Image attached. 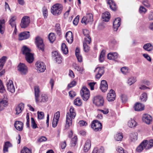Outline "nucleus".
Segmentation results:
<instances>
[{"mask_svg":"<svg viewBox=\"0 0 153 153\" xmlns=\"http://www.w3.org/2000/svg\"><path fill=\"white\" fill-rule=\"evenodd\" d=\"M35 99L36 102L37 103L39 102H45L48 101V95L45 94H42L41 96L39 98L40 91L39 87L36 86L34 87Z\"/></svg>","mask_w":153,"mask_h":153,"instance_id":"f257e3e1","label":"nucleus"},{"mask_svg":"<svg viewBox=\"0 0 153 153\" xmlns=\"http://www.w3.org/2000/svg\"><path fill=\"white\" fill-rule=\"evenodd\" d=\"M76 114L73 107H71L70 109V113H67L66 115L65 128H68L71 125L72 119L74 118Z\"/></svg>","mask_w":153,"mask_h":153,"instance_id":"f03ea898","label":"nucleus"},{"mask_svg":"<svg viewBox=\"0 0 153 153\" xmlns=\"http://www.w3.org/2000/svg\"><path fill=\"white\" fill-rule=\"evenodd\" d=\"M23 54L25 55L26 60L28 63H31L34 60L33 56L30 52V50L26 46H24L22 49Z\"/></svg>","mask_w":153,"mask_h":153,"instance_id":"7ed1b4c3","label":"nucleus"},{"mask_svg":"<svg viewBox=\"0 0 153 153\" xmlns=\"http://www.w3.org/2000/svg\"><path fill=\"white\" fill-rule=\"evenodd\" d=\"M62 10V5L60 4H56L53 5L52 7L51 11L53 14L56 16L59 15L61 13Z\"/></svg>","mask_w":153,"mask_h":153,"instance_id":"20e7f679","label":"nucleus"},{"mask_svg":"<svg viewBox=\"0 0 153 153\" xmlns=\"http://www.w3.org/2000/svg\"><path fill=\"white\" fill-rule=\"evenodd\" d=\"M104 102V100L103 97L100 95L94 97L93 100V103L97 106H103Z\"/></svg>","mask_w":153,"mask_h":153,"instance_id":"39448f33","label":"nucleus"},{"mask_svg":"<svg viewBox=\"0 0 153 153\" xmlns=\"http://www.w3.org/2000/svg\"><path fill=\"white\" fill-rule=\"evenodd\" d=\"M80 94L83 100L86 101L88 100L90 96L89 90L85 87H83L80 91Z\"/></svg>","mask_w":153,"mask_h":153,"instance_id":"423d86ee","label":"nucleus"},{"mask_svg":"<svg viewBox=\"0 0 153 153\" xmlns=\"http://www.w3.org/2000/svg\"><path fill=\"white\" fill-rule=\"evenodd\" d=\"M30 22V19L29 17L27 16H23L21 19V27L23 28H27L29 25Z\"/></svg>","mask_w":153,"mask_h":153,"instance_id":"0eeeda50","label":"nucleus"},{"mask_svg":"<svg viewBox=\"0 0 153 153\" xmlns=\"http://www.w3.org/2000/svg\"><path fill=\"white\" fill-rule=\"evenodd\" d=\"M35 43L38 49L42 51H44V45L42 38L39 36L37 37L36 38Z\"/></svg>","mask_w":153,"mask_h":153,"instance_id":"6e6552de","label":"nucleus"},{"mask_svg":"<svg viewBox=\"0 0 153 153\" xmlns=\"http://www.w3.org/2000/svg\"><path fill=\"white\" fill-rule=\"evenodd\" d=\"M91 128L95 131H100L102 128V124L98 121L94 120L91 123Z\"/></svg>","mask_w":153,"mask_h":153,"instance_id":"1a4fd4ad","label":"nucleus"},{"mask_svg":"<svg viewBox=\"0 0 153 153\" xmlns=\"http://www.w3.org/2000/svg\"><path fill=\"white\" fill-rule=\"evenodd\" d=\"M93 21V17L92 14L91 13H87L86 15L84 16L82 18V22L85 25Z\"/></svg>","mask_w":153,"mask_h":153,"instance_id":"9d476101","label":"nucleus"},{"mask_svg":"<svg viewBox=\"0 0 153 153\" xmlns=\"http://www.w3.org/2000/svg\"><path fill=\"white\" fill-rule=\"evenodd\" d=\"M94 71L96 72L95 78L99 79L104 72V67H97L95 69Z\"/></svg>","mask_w":153,"mask_h":153,"instance_id":"9b49d317","label":"nucleus"},{"mask_svg":"<svg viewBox=\"0 0 153 153\" xmlns=\"http://www.w3.org/2000/svg\"><path fill=\"white\" fill-rule=\"evenodd\" d=\"M18 70L22 75H25L27 72V68L25 65L20 63L18 66Z\"/></svg>","mask_w":153,"mask_h":153,"instance_id":"f8f14e48","label":"nucleus"},{"mask_svg":"<svg viewBox=\"0 0 153 153\" xmlns=\"http://www.w3.org/2000/svg\"><path fill=\"white\" fill-rule=\"evenodd\" d=\"M37 70L41 72L44 71L46 67L44 63L41 62H37L36 64Z\"/></svg>","mask_w":153,"mask_h":153,"instance_id":"ddd939ff","label":"nucleus"},{"mask_svg":"<svg viewBox=\"0 0 153 153\" xmlns=\"http://www.w3.org/2000/svg\"><path fill=\"white\" fill-rule=\"evenodd\" d=\"M143 121L147 124H149L152 122V117L150 115L145 114L143 115L142 117Z\"/></svg>","mask_w":153,"mask_h":153,"instance_id":"4468645a","label":"nucleus"},{"mask_svg":"<svg viewBox=\"0 0 153 153\" xmlns=\"http://www.w3.org/2000/svg\"><path fill=\"white\" fill-rule=\"evenodd\" d=\"M6 86L7 90L12 93H13L15 91V88L12 80H9L7 82Z\"/></svg>","mask_w":153,"mask_h":153,"instance_id":"2eb2a0df","label":"nucleus"},{"mask_svg":"<svg viewBox=\"0 0 153 153\" xmlns=\"http://www.w3.org/2000/svg\"><path fill=\"white\" fill-rule=\"evenodd\" d=\"M116 97L115 91L111 89L107 94V99L108 101L111 102L114 101Z\"/></svg>","mask_w":153,"mask_h":153,"instance_id":"dca6fc26","label":"nucleus"},{"mask_svg":"<svg viewBox=\"0 0 153 153\" xmlns=\"http://www.w3.org/2000/svg\"><path fill=\"white\" fill-rule=\"evenodd\" d=\"M30 36V33L29 31H24L19 34V39L20 40H22L27 39Z\"/></svg>","mask_w":153,"mask_h":153,"instance_id":"f3484780","label":"nucleus"},{"mask_svg":"<svg viewBox=\"0 0 153 153\" xmlns=\"http://www.w3.org/2000/svg\"><path fill=\"white\" fill-rule=\"evenodd\" d=\"M147 142V140L143 141L137 147L136 150V151L138 152H140L144 149L146 148Z\"/></svg>","mask_w":153,"mask_h":153,"instance_id":"a211bd4d","label":"nucleus"},{"mask_svg":"<svg viewBox=\"0 0 153 153\" xmlns=\"http://www.w3.org/2000/svg\"><path fill=\"white\" fill-rule=\"evenodd\" d=\"M65 37L67 42L70 44H71L73 41L72 33L70 31L67 32L65 34Z\"/></svg>","mask_w":153,"mask_h":153,"instance_id":"6ab92c4d","label":"nucleus"},{"mask_svg":"<svg viewBox=\"0 0 153 153\" xmlns=\"http://www.w3.org/2000/svg\"><path fill=\"white\" fill-rule=\"evenodd\" d=\"M121 19L120 18L115 19L113 22V29L114 31H117L118 27L120 25Z\"/></svg>","mask_w":153,"mask_h":153,"instance_id":"aec40b11","label":"nucleus"},{"mask_svg":"<svg viewBox=\"0 0 153 153\" xmlns=\"http://www.w3.org/2000/svg\"><path fill=\"white\" fill-rule=\"evenodd\" d=\"M108 85L107 82L105 80H102L101 81L100 88L103 92H105L108 89Z\"/></svg>","mask_w":153,"mask_h":153,"instance_id":"412c9836","label":"nucleus"},{"mask_svg":"<svg viewBox=\"0 0 153 153\" xmlns=\"http://www.w3.org/2000/svg\"><path fill=\"white\" fill-rule=\"evenodd\" d=\"M24 105L23 103H21L19 104L16 108L15 111L16 115H18L22 112L24 109Z\"/></svg>","mask_w":153,"mask_h":153,"instance_id":"4be33fe9","label":"nucleus"},{"mask_svg":"<svg viewBox=\"0 0 153 153\" xmlns=\"http://www.w3.org/2000/svg\"><path fill=\"white\" fill-rule=\"evenodd\" d=\"M23 124V123L19 121H16L15 122L14 126L17 130L19 131L22 130Z\"/></svg>","mask_w":153,"mask_h":153,"instance_id":"5701e85b","label":"nucleus"},{"mask_svg":"<svg viewBox=\"0 0 153 153\" xmlns=\"http://www.w3.org/2000/svg\"><path fill=\"white\" fill-rule=\"evenodd\" d=\"M144 106L139 102L136 103L134 106V110L136 111H142L144 110Z\"/></svg>","mask_w":153,"mask_h":153,"instance_id":"b1692460","label":"nucleus"},{"mask_svg":"<svg viewBox=\"0 0 153 153\" xmlns=\"http://www.w3.org/2000/svg\"><path fill=\"white\" fill-rule=\"evenodd\" d=\"M5 21L4 19L0 20V33L3 34L5 31Z\"/></svg>","mask_w":153,"mask_h":153,"instance_id":"393cba45","label":"nucleus"},{"mask_svg":"<svg viewBox=\"0 0 153 153\" xmlns=\"http://www.w3.org/2000/svg\"><path fill=\"white\" fill-rule=\"evenodd\" d=\"M102 18L103 21L108 22L110 18V13L108 12H106L102 14Z\"/></svg>","mask_w":153,"mask_h":153,"instance_id":"a878e982","label":"nucleus"},{"mask_svg":"<svg viewBox=\"0 0 153 153\" xmlns=\"http://www.w3.org/2000/svg\"><path fill=\"white\" fill-rule=\"evenodd\" d=\"M12 145L9 141H7L4 143V146L3 151L4 153L8 152V148L12 147Z\"/></svg>","mask_w":153,"mask_h":153,"instance_id":"bb28decb","label":"nucleus"},{"mask_svg":"<svg viewBox=\"0 0 153 153\" xmlns=\"http://www.w3.org/2000/svg\"><path fill=\"white\" fill-rule=\"evenodd\" d=\"M107 3L109 5L110 8L112 10L115 11L116 10L117 7L115 3L113 0H108Z\"/></svg>","mask_w":153,"mask_h":153,"instance_id":"cd10ccee","label":"nucleus"},{"mask_svg":"<svg viewBox=\"0 0 153 153\" xmlns=\"http://www.w3.org/2000/svg\"><path fill=\"white\" fill-rule=\"evenodd\" d=\"M91 146V140H87L86 142L84 148V150L85 152H87L90 149Z\"/></svg>","mask_w":153,"mask_h":153,"instance_id":"c85d7f7f","label":"nucleus"},{"mask_svg":"<svg viewBox=\"0 0 153 153\" xmlns=\"http://www.w3.org/2000/svg\"><path fill=\"white\" fill-rule=\"evenodd\" d=\"M129 137L131 141L134 142L137 139V134L135 132H132L129 134Z\"/></svg>","mask_w":153,"mask_h":153,"instance_id":"c756f323","label":"nucleus"},{"mask_svg":"<svg viewBox=\"0 0 153 153\" xmlns=\"http://www.w3.org/2000/svg\"><path fill=\"white\" fill-rule=\"evenodd\" d=\"M7 105V102L6 100L0 101V111L3 110Z\"/></svg>","mask_w":153,"mask_h":153,"instance_id":"7c9ffc66","label":"nucleus"},{"mask_svg":"<svg viewBox=\"0 0 153 153\" xmlns=\"http://www.w3.org/2000/svg\"><path fill=\"white\" fill-rule=\"evenodd\" d=\"M17 19L16 16H13L11 17L9 21V24L12 27H13L16 26L15 21Z\"/></svg>","mask_w":153,"mask_h":153,"instance_id":"2f4dec72","label":"nucleus"},{"mask_svg":"<svg viewBox=\"0 0 153 153\" xmlns=\"http://www.w3.org/2000/svg\"><path fill=\"white\" fill-rule=\"evenodd\" d=\"M143 49L147 51H151L153 49V47L151 44L147 43L145 44L143 46Z\"/></svg>","mask_w":153,"mask_h":153,"instance_id":"473e14b6","label":"nucleus"},{"mask_svg":"<svg viewBox=\"0 0 153 153\" xmlns=\"http://www.w3.org/2000/svg\"><path fill=\"white\" fill-rule=\"evenodd\" d=\"M123 137V135L121 133H117L114 136V138L117 141H121Z\"/></svg>","mask_w":153,"mask_h":153,"instance_id":"72a5a7b5","label":"nucleus"},{"mask_svg":"<svg viewBox=\"0 0 153 153\" xmlns=\"http://www.w3.org/2000/svg\"><path fill=\"white\" fill-rule=\"evenodd\" d=\"M128 125L130 128H133L136 125V123L134 119H131L128 121Z\"/></svg>","mask_w":153,"mask_h":153,"instance_id":"f704fd0d","label":"nucleus"},{"mask_svg":"<svg viewBox=\"0 0 153 153\" xmlns=\"http://www.w3.org/2000/svg\"><path fill=\"white\" fill-rule=\"evenodd\" d=\"M73 66L75 70H76L78 71H79L81 73H82L84 71L83 68L79 66L78 65L75 63L73 64Z\"/></svg>","mask_w":153,"mask_h":153,"instance_id":"c9c22d12","label":"nucleus"},{"mask_svg":"<svg viewBox=\"0 0 153 153\" xmlns=\"http://www.w3.org/2000/svg\"><path fill=\"white\" fill-rule=\"evenodd\" d=\"M104 148L103 147H100L99 149L97 148H94L92 153H103Z\"/></svg>","mask_w":153,"mask_h":153,"instance_id":"e433bc0d","label":"nucleus"},{"mask_svg":"<svg viewBox=\"0 0 153 153\" xmlns=\"http://www.w3.org/2000/svg\"><path fill=\"white\" fill-rule=\"evenodd\" d=\"M61 49L63 53L65 54L68 53V48L64 43H63L62 45Z\"/></svg>","mask_w":153,"mask_h":153,"instance_id":"4c0bfd02","label":"nucleus"},{"mask_svg":"<svg viewBox=\"0 0 153 153\" xmlns=\"http://www.w3.org/2000/svg\"><path fill=\"white\" fill-rule=\"evenodd\" d=\"M105 51L103 50L102 51L99 58V60L100 62H103L104 59V58L105 56Z\"/></svg>","mask_w":153,"mask_h":153,"instance_id":"58836bf2","label":"nucleus"},{"mask_svg":"<svg viewBox=\"0 0 153 153\" xmlns=\"http://www.w3.org/2000/svg\"><path fill=\"white\" fill-rule=\"evenodd\" d=\"M136 81L135 78L131 76L128 78L127 81V83L129 85H131L135 82Z\"/></svg>","mask_w":153,"mask_h":153,"instance_id":"ea45409f","label":"nucleus"},{"mask_svg":"<svg viewBox=\"0 0 153 153\" xmlns=\"http://www.w3.org/2000/svg\"><path fill=\"white\" fill-rule=\"evenodd\" d=\"M55 31L58 35L60 36L61 34V29L59 24L57 23L56 25Z\"/></svg>","mask_w":153,"mask_h":153,"instance_id":"a19ab883","label":"nucleus"},{"mask_svg":"<svg viewBox=\"0 0 153 153\" xmlns=\"http://www.w3.org/2000/svg\"><path fill=\"white\" fill-rule=\"evenodd\" d=\"M74 103L76 105L80 106L82 104L81 100L79 98L77 97L74 100Z\"/></svg>","mask_w":153,"mask_h":153,"instance_id":"79ce46f5","label":"nucleus"},{"mask_svg":"<svg viewBox=\"0 0 153 153\" xmlns=\"http://www.w3.org/2000/svg\"><path fill=\"white\" fill-rule=\"evenodd\" d=\"M6 58L5 56H3L0 59V71L2 69L5 63Z\"/></svg>","mask_w":153,"mask_h":153,"instance_id":"37998d69","label":"nucleus"},{"mask_svg":"<svg viewBox=\"0 0 153 153\" xmlns=\"http://www.w3.org/2000/svg\"><path fill=\"white\" fill-rule=\"evenodd\" d=\"M31 126L33 129H36L38 127L37 124L36 122L33 117L31 118Z\"/></svg>","mask_w":153,"mask_h":153,"instance_id":"c03bdc74","label":"nucleus"},{"mask_svg":"<svg viewBox=\"0 0 153 153\" xmlns=\"http://www.w3.org/2000/svg\"><path fill=\"white\" fill-rule=\"evenodd\" d=\"M42 11L44 18H47L48 16V11L47 7L45 6L43 7L42 8Z\"/></svg>","mask_w":153,"mask_h":153,"instance_id":"a18cd8bd","label":"nucleus"},{"mask_svg":"<svg viewBox=\"0 0 153 153\" xmlns=\"http://www.w3.org/2000/svg\"><path fill=\"white\" fill-rule=\"evenodd\" d=\"M147 148L146 149H149L153 146V139L150 140L149 141L147 140Z\"/></svg>","mask_w":153,"mask_h":153,"instance_id":"49530a36","label":"nucleus"},{"mask_svg":"<svg viewBox=\"0 0 153 153\" xmlns=\"http://www.w3.org/2000/svg\"><path fill=\"white\" fill-rule=\"evenodd\" d=\"M48 38L50 41L53 42L55 39V37L53 33H50L48 35Z\"/></svg>","mask_w":153,"mask_h":153,"instance_id":"de8ad7c7","label":"nucleus"},{"mask_svg":"<svg viewBox=\"0 0 153 153\" xmlns=\"http://www.w3.org/2000/svg\"><path fill=\"white\" fill-rule=\"evenodd\" d=\"M147 94L146 93H143L141 95L140 100L143 102H145L147 100Z\"/></svg>","mask_w":153,"mask_h":153,"instance_id":"09e8293b","label":"nucleus"},{"mask_svg":"<svg viewBox=\"0 0 153 153\" xmlns=\"http://www.w3.org/2000/svg\"><path fill=\"white\" fill-rule=\"evenodd\" d=\"M37 113L38 115V119L41 120L44 118V114L43 112H39V111H38Z\"/></svg>","mask_w":153,"mask_h":153,"instance_id":"8fccbe9b","label":"nucleus"},{"mask_svg":"<svg viewBox=\"0 0 153 153\" xmlns=\"http://www.w3.org/2000/svg\"><path fill=\"white\" fill-rule=\"evenodd\" d=\"M77 142V138L76 136H74L71 139V146H74L76 145Z\"/></svg>","mask_w":153,"mask_h":153,"instance_id":"3c124183","label":"nucleus"},{"mask_svg":"<svg viewBox=\"0 0 153 153\" xmlns=\"http://www.w3.org/2000/svg\"><path fill=\"white\" fill-rule=\"evenodd\" d=\"M21 153H31V150L27 147H24L21 150Z\"/></svg>","mask_w":153,"mask_h":153,"instance_id":"603ef678","label":"nucleus"},{"mask_svg":"<svg viewBox=\"0 0 153 153\" xmlns=\"http://www.w3.org/2000/svg\"><path fill=\"white\" fill-rule=\"evenodd\" d=\"M120 98L123 103L126 102L127 100V97L126 95L125 94H122L120 95Z\"/></svg>","mask_w":153,"mask_h":153,"instance_id":"864d4df0","label":"nucleus"},{"mask_svg":"<svg viewBox=\"0 0 153 153\" xmlns=\"http://www.w3.org/2000/svg\"><path fill=\"white\" fill-rule=\"evenodd\" d=\"M83 50L85 52H88L90 49V47L85 42H83Z\"/></svg>","mask_w":153,"mask_h":153,"instance_id":"5fc2aeb1","label":"nucleus"},{"mask_svg":"<svg viewBox=\"0 0 153 153\" xmlns=\"http://www.w3.org/2000/svg\"><path fill=\"white\" fill-rule=\"evenodd\" d=\"M54 60L58 64L61 63L62 62V58L60 55L57 57H55V59H54Z\"/></svg>","mask_w":153,"mask_h":153,"instance_id":"6e6d98bb","label":"nucleus"},{"mask_svg":"<svg viewBox=\"0 0 153 153\" xmlns=\"http://www.w3.org/2000/svg\"><path fill=\"white\" fill-rule=\"evenodd\" d=\"M121 72L124 74H126L128 72V68L127 67H123L121 69Z\"/></svg>","mask_w":153,"mask_h":153,"instance_id":"4d7b16f0","label":"nucleus"},{"mask_svg":"<svg viewBox=\"0 0 153 153\" xmlns=\"http://www.w3.org/2000/svg\"><path fill=\"white\" fill-rule=\"evenodd\" d=\"M84 41L83 42H85L86 44H90L91 40V38L90 36H88L87 37H85L84 38Z\"/></svg>","mask_w":153,"mask_h":153,"instance_id":"13d9d810","label":"nucleus"},{"mask_svg":"<svg viewBox=\"0 0 153 153\" xmlns=\"http://www.w3.org/2000/svg\"><path fill=\"white\" fill-rule=\"evenodd\" d=\"M26 119H27L26 125L27 127L29 128L30 127V125L29 115L28 113H27V114Z\"/></svg>","mask_w":153,"mask_h":153,"instance_id":"bf43d9fd","label":"nucleus"},{"mask_svg":"<svg viewBox=\"0 0 153 153\" xmlns=\"http://www.w3.org/2000/svg\"><path fill=\"white\" fill-rule=\"evenodd\" d=\"M5 89L1 80H0V93H2L4 91Z\"/></svg>","mask_w":153,"mask_h":153,"instance_id":"052dcab7","label":"nucleus"},{"mask_svg":"<svg viewBox=\"0 0 153 153\" xmlns=\"http://www.w3.org/2000/svg\"><path fill=\"white\" fill-rule=\"evenodd\" d=\"M60 117V112L59 111H57L54 114L53 119L59 120Z\"/></svg>","mask_w":153,"mask_h":153,"instance_id":"680f3d73","label":"nucleus"},{"mask_svg":"<svg viewBox=\"0 0 153 153\" xmlns=\"http://www.w3.org/2000/svg\"><path fill=\"white\" fill-rule=\"evenodd\" d=\"M146 11V9L143 6H141L139 9V12L141 13H144Z\"/></svg>","mask_w":153,"mask_h":153,"instance_id":"e2e57ef3","label":"nucleus"},{"mask_svg":"<svg viewBox=\"0 0 153 153\" xmlns=\"http://www.w3.org/2000/svg\"><path fill=\"white\" fill-rule=\"evenodd\" d=\"M76 84V82L75 81H73L70 83L68 84V88H72Z\"/></svg>","mask_w":153,"mask_h":153,"instance_id":"0e129e2a","label":"nucleus"},{"mask_svg":"<svg viewBox=\"0 0 153 153\" xmlns=\"http://www.w3.org/2000/svg\"><path fill=\"white\" fill-rule=\"evenodd\" d=\"M47 140V138L46 137L44 136H42L40 137L38 140V142H42L45 141Z\"/></svg>","mask_w":153,"mask_h":153,"instance_id":"69168bd1","label":"nucleus"},{"mask_svg":"<svg viewBox=\"0 0 153 153\" xmlns=\"http://www.w3.org/2000/svg\"><path fill=\"white\" fill-rule=\"evenodd\" d=\"M58 120H55L53 119V120L52 123V126L53 128H55L57 126V125L58 122Z\"/></svg>","mask_w":153,"mask_h":153,"instance_id":"338daca9","label":"nucleus"},{"mask_svg":"<svg viewBox=\"0 0 153 153\" xmlns=\"http://www.w3.org/2000/svg\"><path fill=\"white\" fill-rule=\"evenodd\" d=\"M117 43L116 41L114 39L111 40L109 42V45L111 47H113Z\"/></svg>","mask_w":153,"mask_h":153,"instance_id":"774afa93","label":"nucleus"}]
</instances>
